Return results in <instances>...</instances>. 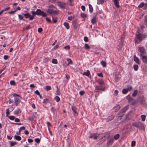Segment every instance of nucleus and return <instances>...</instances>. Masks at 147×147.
<instances>
[{
    "mask_svg": "<svg viewBox=\"0 0 147 147\" xmlns=\"http://www.w3.org/2000/svg\"><path fill=\"white\" fill-rule=\"evenodd\" d=\"M51 88L50 86H46L45 87V89L47 91H48L51 89Z\"/></svg>",
    "mask_w": 147,
    "mask_h": 147,
    "instance_id": "obj_38",
    "label": "nucleus"
},
{
    "mask_svg": "<svg viewBox=\"0 0 147 147\" xmlns=\"http://www.w3.org/2000/svg\"><path fill=\"white\" fill-rule=\"evenodd\" d=\"M14 138L16 140L20 141L21 140V138L18 135H15L14 136Z\"/></svg>",
    "mask_w": 147,
    "mask_h": 147,
    "instance_id": "obj_19",
    "label": "nucleus"
},
{
    "mask_svg": "<svg viewBox=\"0 0 147 147\" xmlns=\"http://www.w3.org/2000/svg\"><path fill=\"white\" fill-rule=\"evenodd\" d=\"M16 11L17 10H15L14 11H11L9 12H8V13L11 14H13L16 12Z\"/></svg>",
    "mask_w": 147,
    "mask_h": 147,
    "instance_id": "obj_57",
    "label": "nucleus"
},
{
    "mask_svg": "<svg viewBox=\"0 0 147 147\" xmlns=\"http://www.w3.org/2000/svg\"><path fill=\"white\" fill-rule=\"evenodd\" d=\"M120 108V106L119 105H117L114 107V109L115 110V111L116 112L118 111Z\"/></svg>",
    "mask_w": 147,
    "mask_h": 147,
    "instance_id": "obj_21",
    "label": "nucleus"
},
{
    "mask_svg": "<svg viewBox=\"0 0 147 147\" xmlns=\"http://www.w3.org/2000/svg\"><path fill=\"white\" fill-rule=\"evenodd\" d=\"M99 135V134H91L89 138H93L95 140H96Z\"/></svg>",
    "mask_w": 147,
    "mask_h": 147,
    "instance_id": "obj_9",
    "label": "nucleus"
},
{
    "mask_svg": "<svg viewBox=\"0 0 147 147\" xmlns=\"http://www.w3.org/2000/svg\"><path fill=\"white\" fill-rule=\"evenodd\" d=\"M10 83L11 85L15 86L16 85V83L14 81H11L10 82Z\"/></svg>",
    "mask_w": 147,
    "mask_h": 147,
    "instance_id": "obj_48",
    "label": "nucleus"
},
{
    "mask_svg": "<svg viewBox=\"0 0 147 147\" xmlns=\"http://www.w3.org/2000/svg\"><path fill=\"white\" fill-rule=\"evenodd\" d=\"M85 91L84 90H82L80 92L79 94L81 96L85 94Z\"/></svg>",
    "mask_w": 147,
    "mask_h": 147,
    "instance_id": "obj_51",
    "label": "nucleus"
},
{
    "mask_svg": "<svg viewBox=\"0 0 147 147\" xmlns=\"http://www.w3.org/2000/svg\"><path fill=\"white\" fill-rule=\"evenodd\" d=\"M37 15L38 16H42L43 17H46L47 14L42 11L40 9H37L36 10Z\"/></svg>",
    "mask_w": 147,
    "mask_h": 147,
    "instance_id": "obj_5",
    "label": "nucleus"
},
{
    "mask_svg": "<svg viewBox=\"0 0 147 147\" xmlns=\"http://www.w3.org/2000/svg\"><path fill=\"white\" fill-rule=\"evenodd\" d=\"M42 31V29L41 28H38V32L40 33Z\"/></svg>",
    "mask_w": 147,
    "mask_h": 147,
    "instance_id": "obj_62",
    "label": "nucleus"
},
{
    "mask_svg": "<svg viewBox=\"0 0 147 147\" xmlns=\"http://www.w3.org/2000/svg\"><path fill=\"white\" fill-rule=\"evenodd\" d=\"M84 40L85 42H87L88 41V38L87 36H85L84 37Z\"/></svg>",
    "mask_w": 147,
    "mask_h": 147,
    "instance_id": "obj_60",
    "label": "nucleus"
},
{
    "mask_svg": "<svg viewBox=\"0 0 147 147\" xmlns=\"http://www.w3.org/2000/svg\"><path fill=\"white\" fill-rule=\"evenodd\" d=\"M95 90H100L102 91H104L105 90V88H103L102 86H99L96 85L95 86Z\"/></svg>",
    "mask_w": 147,
    "mask_h": 147,
    "instance_id": "obj_11",
    "label": "nucleus"
},
{
    "mask_svg": "<svg viewBox=\"0 0 147 147\" xmlns=\"http://www.w3.org/2000/svg\"><path fill=\"white\" fill-rule=\"evenodd\" d=\"M46 20L47 22L49 23H51V20L48 18H46Z\"/></svg>",
    "mask_w": 147,
    "mask_h": 147,
    "instance_id": "obj_58",
    "label": "nucleus"
},
{
    "mask_svg": "<svg viewBox=\"0 0 147 147\" xmlns=\"http://www.w3.org/2000/svg\"><path fill=\"white\" fill-rule=\"evenodd\" d=\"M104 2V0H97V4L98 5L102 4Z\"/></svg>",
    "mask_w": 147,
    "mask_h": 147,
    "instance_id": "obj_35",
    "label": "nucleus"
},
{
    "mask_svg": "<svg viewBox=\"0 0 147 147\" xmlns=\"http://www.w3.org/2000/svg\"><path fill=\"white\" fill-rule=\"evenodd\" d=\"M57 5L61 9H64L65 8V4L63 2L58 1L57 2Z\"/></svg>",
    "mask_w": 147,
    "mask_h": 147,
    "instance_id": "obj_7",
    "label": "nucleus"
},
{
    "mask_svg": "<svg viewBox=\"0 0 147 147\" xmlns=\"http://www.w3.org/2000/svg\"><path fill=\"white\" fill-rule=\"evenodd\" d=\"M17 143L16 142H12L10 141V145L11 146H13L14 145L17 144Z\"/></svg>",
    "mask_w": 147,
    "mask_h": 147,
    "instance_id": "obj_31",
    "label": "nucleus"
},
{
    "mask_svg": "<svg viewBox=\"0 0 147 147\" xmlns=\"http://www.w3.org/2000/svg\"><path fill=\"white\" fill-rule=\"evenodd\" d=\"M134 69L135 71H137L138 69V66L137 65H134L133 66Z\"/></svg>",
    "mask_w": 147,
    "mask_h": 147,
    "instance_id": "obj_41",
    "label": "nucleus"
},
{
    "mask_svg": "<svg viewBox=\"0 0 147 147\" xmlns=\"http://www.w3.org/2000/svg\"><path fill=\"white\" fill-rule=\"evenodd\" d=\"M134 61L138 64H139V59L136 57L135 55L134 56Z\"/></svg>",
    "mask_w": 147,
    "mask_h": 147,
    "instance_id": "obj_22",
    "label": "nucleus"
},
{
    "mask_svg": "<svg viewBox=\"0 0 147 147\" xmlns=\"http://www.w3.org/2000/svg\"><path fill=\"white\" fill-rule=\"evenodd\" d=\"M67 61H68V63L67 64V65H68L70 64H72L73 63L72 60L70 59L67 58Z\"/></svg>",
    "mask_w": 147,
    "mask_h": 147,
    "instance_id": "obj_26",
    "label": "nucleus"
},
{
    "mask_svg": "<svg viewBox=\"0 0 147 147\" xmlns=\"http://www.w3.org/2000/svg\"><path fill=\"white\" fill-rule=\"evenodd\" d=\"M114 141V139L113 138H111L108 141L107 144L108 146H110L111 145Z\"/></svg>",
    "mask_w": 147,
    "mask_h": 147,
    "instance_id": "obj_13",
    "label": "nucleus"
},
{
    "mask_svg": "<svg viewBox=\"0 0 147 147\" xmlns=\"http://www.w3.org/2000/svg\"><path fill=\"white\" fill-rule=\"evenodd\" d=\"M32 14V15H31V16L30 17L29 20H32L34 19V17L37 15L36 12L35 11H32L31 12Z\"/></svg>",
    "mask_w": 147,
    "mask_h": 147,
    "instance_id": "obj_12",
    "label": "nucleus"
},
{
    "mask_svg": "<svg viewBox=\"0 0 147 147\" xmlns=\"http://www.w3.org/2000/svg\"><path fill=\"white\" fill-rule=\"evenodd\" d=\"M138 92V91L137 90H135L134 91V92L132 94V96L134 97L137 94Z\"/></svg>",
    "mask_w": 147,
    "mask_h": 147,
    "instance_id": "obj_32",
    "label": "nucleus"
},
{
    "mask_svg": "<svg viewBox=\"0 0 147 147\" xmlns=\"http://www.w3.org/2000/svg\"><path fill=\"white\" fill-rule=\"evenodd\" d=\"M35 141L37 143H38L40 142V140L38 138H36L35 139Z\"/></svg>",
    "mask_w": 147,
    "mask_h": 147,
    "instance_id": "obj_55",
    "label": "nucleus"
},
{
    "mask_svg": "<svg viewBox=\"0 0 147 147\" xmlns=\"http://www.w3.org/2000/svg\"><path fill=\"white\" fill-rule=\"evenodd\" d=\"M64 48L66 49L69 50L70 49V47L69 45H67V46H65L64 47Z\"/></svg>",
    "mask_w": 147,
    "mask_h": 147,
    "instance_id": "obj_64",
    "label": "nucleus"
},
{
    "mask_svg": "<svg viewBox=\"0 0 147 147\" xmlns=\"http://www.w3.org/2000/svg\"><path fill=\"white\" fill-rule=\"evenodd\" d=\"M21 102L19 98H14V103L16 106H18L19 103Z\"/></svg>",
    "mask_w": 147,
    "mask_h": 147,
    "instance_id": "obj_10",
    "label": "nucleus"
},
{
    "mask_svg": "<svg viewBox=\"0 0 147 147\" xmlns=\"http://www.w3.org/2000/svg\"><path fill=\"white\" fill-rule=\"evenodd\" d=\"M119 78L117 75H116L115 76V82H117L119 80Z\"/></svg>",
    "mask_w": 147,
    "mask_h": 147,
    "instance_id": "obj_33",
    "label": "nucleus"
},
{
    "mask_svg": "<svg viewBox=\"0 0 147 147\" xmlns=\"http://www.w3.org/2000/svg\"><path fill=\"white\" fill-rule=\"evenodd\" d=\"M55 99L57 102H59L60 100L59 97L57 96H56L55 97Z\"/></svg>",
    "mask_w": 147,
    "mask_h": 147,
    "instance_id": "obj_43",
    "label": "nucleus"
},
{
    "mask_svg": "<svg viewBox=\"0 0 147 147\" xmlns=\"http://www.w3.org/2000/svg\"><path fill=\"white\" fill-rule=\"evenodd\" d=\"M145 4H144V3H141L138 6V7L139 8H141Z\"/></svg>",
    "mask_w": 147,
    "mask_h": 147,
    "instance_id": "obj_45",
    "label": "nucleus"
},
{
    "mask_svg": "<svg viewBox=\"0 0 147 147\" xmlns=\"http://www.w3.org/2000/svg\"><path fill=\"white\" fill-rule=\"evenodd\" d=\"M128 91H131L132 89V87L131 86L128 87L127 88Z\"/></svg>",
    "mask_w": 147,
    "mask_h": 147,
    "instance_id": "obj_59",
    "label": "nucleus"
},
{
    "mask_svg": "<svg viewBox=\"0 0 147 147\" xmlns=\"http://www.w3.org/2000/svg\"><path fill=\"white\" fill-rule=\"evenodd\" d=\"M52 62L53 63L57 64V60L56 59H53L52 60Z\"/></svg>",
    "mask_w": 147,
    "mask_h": 147,
    "instance_id": "obj_36",
    "label": "nucleus"
},
{
    "mask_svg": "<svg viewBox=\"0 0 147 147\" xmlns=\"http://www.w3.org/2000/svg\"><path fill=\"white\" fill-rule=\"evenodd\" d=\"M55 9H48L47 11V12L49 13L51 16H52L54 14L57 15L58 14V12Z\"/></svg>",
    "mask_w": 147,
    "mask_h": 147,
    "instance_id": "obj_4",
    "label": "nucleus"
},
{
    "mask_svg": "<svg viewBox=\"0 0 147 147\" xmlns=\"http://www.w3.org/2000/svg\"><path fill=\"white\" fill-rule=\"evenodd\" d=\"M136 141H133L131 142V147H134L136 145Z\"/></svg>",
    "mask_w": 147,
    "mask_h": 147,
    "instance_id": "obj_47",
    "label": "nucleus"
},
{
    "mask_svg": "<svg viewBox=\"0 0 147 147\" xmlns=\"http://www.w3.org/2000/svg\"><path fill=\"white\" fill-rule=\"evenodd\" d=\"M48 102V100L47 98L44 99L43 103L45 104L47 103Z\"/></svg>",
    "mask_w": 147,
    "mask_h": 147,
    "instance_id": "obj_50",
    "label": "nucleus"
},
{
    "mask_svg": "<svg viewBox=\"0 0 147 147\" xmlns=\"http://www.w3.org/2000/svg\"><path fill=\"white\" fill-rule=\"evenodd\" d=\"M72 110L74 113V114L75 116H77L78 113L76 111V108L75 106H72L71 107Z\"/></svg>",
    "mask_w": 147,
    "mask_h": 147,
    "instance_id": "obj_15",
    "label": "nucleus"
},
{
    "mask_svg": "<svg viewBox=\"0 0 147 147\" xmlns=\"http://www.w3.org/2000/svg\"><path fill=\"white\" fill-rule=\"evenodd\" d=\"M114 118V116L113 115H111L108 117V118L107 119V121L109 122L113 119Z\"/></svg>",
    "mask_w": 147,
    "mask_h": 147,
    "instance_id": "obj_20",
    "label": "nucleus"
},
{
    "mask_svg": "<svg viewBox=\"0 0 147 147\" xmlns=\"http://www.w3.org/2000/svg\"><path fill=\"white\" fill-rule=\"evenodd\" d=\"M140 56L143 62L144 63H147V56L143 55Z\"/></svg>",
    "mask_w": 147,
    "mask_h": 147,
    "instance_id": "obj_14",
    "label": "nucleus"
},
{
    "mask_svg": "<svg viewBox=\"0 0 147 147\" xmlns=\"http://www.w3.org/2000/svg\"><path fill=\"white\" fill-rule=\"evenodd\" d=\"M81 16L82 17L84 18L86 17L87 16V14L83 13L81 14Z\"/></svg>",
    "mask_w": 147,
    "mask_h": 147,
    "instance_id": "obj_49",
    "label": "nucleus"
},
{
    "mask_svg": "<svg viewBox=\"0 0 147 147\" xmlns=\"http://www.w3.org/2000/svg\"><path fill=\"white\" fill-rule=\"evenodd\" d=\"M63 25L65 26L67 29H68L69 28V26L68 23L65 22L64 23Z\"/></svg>",
    "mask_w": 147,
    "mask_h": 147,
    "instance_id": "obj_27",
    "label": "nucleus"
},
{
    "mask_svg": "<svg viewBox=\"0 0 147 147\" xmlns=\"http://www.w3.org/2000/svg\"><path fill=\"white\" fill-rule=\"evenodd\" d=\"M142 120L143 121H144L145 120L146 116L145 115H142L141 116Z\"/></svg>",
    "mask_w": 147,
    "mask_h": 147,
    "instance_id": "obj_44",
    "label": "nucleus"
},
{
    "mask_svg": "<svg viewBox=\"0 0 147 147\" xmlns=\"http://www.w3.org/2000/svg\"><path fill=\"white\" fill-rule=\"evenodd\" d=\"M128 90H127V88L126 89H124L122 91V92L123 94H126L128 92Z\"/></svg>",
    "mask_w": 147,
    "mask_h": 147,
    "instance_id": "obj_42",
    "label": "nucleus"
},
{
    "mask_svg": "<svg viewBox=\"0 0 147 147\" xmlns=\"http://www.w3.org/2000/svg\"><path fill=\"white\" fill-rule=\"evenodd\" d=\"M24 16L26 19L29 18V19L30 17L31 16V15L29 13H27L24 14Z\"/></svg>",
    "mask_w": 147,
    "mask_h": 147,
    "instance_id": "obj_23",
    "label": "nucleus"
},
{
    "mask_svg": "<svg viewBox=\"0 0 147 147\" xmlns=\"http://www.w3.org/2000/svg\"><path fill=\"white\" fill-rule=\"evenodd\" d=\"M9 118L11 120H14L15 119V117L13 116H9Z\"/></svg>",
    "mask_w": 147,
    "mask_h": 147,
    "instance_id": "obj_52",
    "label": "nucleus"
},
{
    "mask_svg": "<svg viewBox=\"0 0 147 147\" xmlns=\"http://www.w3.org/2000/svg\"><path fill=\"white\" fill-rule=\"evenodd\" d=\"M144 18V22L146 26H147V16H146Z\"/></svg>",
    "mask_w": 147,
    "mask_h": 147,
    "instance_id": "obj_39",
    "label": "nucleus"
},
{
    "mask_svg": "<svg viewBox=\"0 0 147 147\" xmlns=\"http://www.w3.org/2000/svg\"><path fill=\"white\" fill-rule=\"evenodd\" d=\"M132 105H134L136 103V101L134 99H133V101L129 102Z\"/></svg>",
    "mask_w": 147,
    "mask_h": 147,
    "instance_id": "obj_46",
    "label": "nucleus"
},
{
    "mask_svg": "<svg viewBox=\"0 0 147 147\" xmlns=\"http://www.w3.org/2000/svg\"><path fill=\"white\" fill-rule=\"evenodd\" d=\"M97 21L96 17H93L91 19V22L92 24H94L96 23Z\"/></svg>",
    "mask_w": 147,
    "mask_h": 147,
    "instance_id": "obj_18",
    "label": "nucleus"
},
{
    "mask_svg": "<svg viewBox=\"0 0 147 147\" xmlns=\"http://www.w3.org/2000/svg\"><path fill=\"white\" fill-rule=\"evenodd\" d=\"M124 39V36H123V35L122 36L121 38L120 39V40H121V41L119 43V45H120V46L121 47H122L123 46V39Z\"/></svg>",
    "mask_w": 147,
    "mask_h": 147,
    "instance_id": "obj_16",
    "label": "nucleus"
},
{
    "mask_svg": "<svg viewBox=\"0 0 147 147\" xmlns=\"http://www.w3.org/2000/svg\"><path fill=\"white\" fill-rule=\"evenodd\" d=\"M139 51L141 53L140 56H142L143 55L146 53V51L145 50L144 48L143 47H140L139 49Z\"/></svg>",
    "mask_w": 147,
    "mask_h": 147,
    "instance_id": "obj_8",
    "label": "nucleus"
},
{
    "mask_svg": "<svg viewBox=\"0 0 147 147\" xmlns=\"http://www.w3.org/2000/svg\"><path fill=\"white\" fill-rule=\"evenodd\" d=\"M101 64L102 65L103 67H105L106 66L107 64L106 62L104 61H102L101 62Z\"/></svg>",
    "mask_w": 147,
    "mask_h": 147,
    "instance_id": "obj_30",
    "label": "nucleus"
},
{
    "mask_svg": "<svg viewBox=\"0 0 147 147\" xmlns=\"http://www.w3.org/2000/svg\"><path fill=\"white\" fill-rule=\"evenodd\" d=\"M6 116L8 117V115L10 114V113L9 112V109H7L6 110Z\"/></svg>",
    "mask_w": 147,
    "mask_h": 147,
    "instance_id": "obj_56",
    "label": "nucleus"
},
{
    "mask_svg": "<svg viewBox=\"0 0 147 147\" xmlns=\"http://www.w3.org/2000/svg\"><path fill=\"white\" fill-rule=\"evenodd\" d=\"M98 82L99 84L101 86L104 85V82L103 80H99L98 81Z\"/></svg>",
    "mask_w": 147,
    "mask_h": 147,
    "instance_id": "obj_29",
    "label": "nucleus"
},
{
    "mask_svg": "<svg viewBox=\"0 0 147 147\" xmlns=\"http://www.w3.org/2000/svg\"><path fill=\"white\" fill-rule=\"evenodd\" d=\"M83 75H86L87 76H89L90 74V73L88 70H87L86 72H84L83 74Z\"/></svg>",
    "mask_w": 147,
    "mask_h": 147,
    "instance_id": "obj_24",
    "label": "nucleus"
},
{
    "mask_svg": "<svg viewBox=\"0 0 147 147\" xmlns=\"http://www.w3.org/2000/svg\"><path fill=\"white\" fill-rule=\"evenodd\" d=\"M137 102L143 105H145L146 103V102L144 96L142 95L138 98Z\"/></svg>",
    "mask_w": 147,
    "mask_h": 147,
    "instance_id": "obj_2",
    "label": "nucleus"
},
{
    "mask_svg": "<svg viewBox=\"0 0 147 147\" xmlns=\"http://www.w3.org/2000/svg\"><path fill=\"white\" fill-rule=\"evenodd\" d=\"M84 47L85 49H89L90 48V47L86 43L84 45Z\"/></svg>",
    "mask_w": 147,
    "mask_h": 147,
    "instance_id": "obj_40",
    "label": "nucleus"
},
{
    "mask_svg": "<svg viewBox=\"0 0 147 147\" xmlns=\"http://www.w3.org/2000/svg\"><path fill=\"white\" fill-rule=\"evenodd\" d=\"M19 18L20 20H22L23 19V17L20 15H18Z\"/></svg>",
    "mask_w": 147,
    "mask_h": 147,
    "instance_id": "obj_61",
    "label": "nucleus"
},
{
    "mask_svg": "<svg viewBox=\"0 0 147 147\" xmlns=\"http://www.w3.org/2000/svg\"><path fill=\"white\" fill-rule=\"evenodd\" d=\"M126 98L128 100V101L129 102L131 101H133V99L130 97L129 95L127 96L126 97Z\"/></svg>",
    "mask_w": 147,
    "mask_h": 147,
    "instance_id": "obj_25",
    "label": "nucleus"
},
{
    "mask_svg": "<svg viewBox=\"0 0 147 147\" xmlns=\"http://www.w3.org/2000/svg\"><path fill=\"white\" fill-rule=\"evenodd\" d=\"M89 11L90 13H91L93 11V8L92 7V6L91 4H89Z\"/></svg>",
    "mask_w": 147,
    "mask_h": 147,
    "instance_id": "obj_28",
    "label": "nucleus"
},
{
    "mask_svg": "<svg viewBox=\"0 0 147 147\" xmlns=\"http://www.w3.org/2000/svg\"><path fill=\"white\" fill-rule=\"evenodd\" d=\"M13 96H14V97H15V98H17L16 97L17 96H19V97H20V95L18 94H16V93H14L13 94Z\"/></svg>",
    "mask_w": 147,
    "mask_h": 147,
    "instance_id": "obj_63",
    "label": "nucleus"
},
{
    "mask_svg": "<svg viewBox=\"0 0 147 147\" xmlns=\"http://www.w3.org/2000/svg\"><path fill=\"white\" fill-rule=\"evenodd\" d=\"M52 18L53 22L56 23L57 22V17L54 18L53 16H52Z\"/></svg>",
    "mask_w": 147,
    "mask_h": 147,
    "instance_id": "obj_34",
    "label": "nucleus"
},
{
    "mask_svg": "<svg viewBox=\"0 0 147 147\" xmlns=\"http://www.w3.org/2000/svg\"><path fill=\"white\" fill-rule=\"evenodd\" d=\"M127 109L128 107L126 106L120 111V112L118 113V115H119L118 117V119L120 120L121 119V117H122L124 115L123 113L127 110Z\"/></svg>",
    "mask_w": 147,
    "mask_h": 147,
    "instance_id": "obj_3",
    "label": "nucleus"
},
{
    "mask_svg": "<svg viewBox=\"0 0 147 147\" xmlns=\"http://www.w3.org/2000/svg\"><path fill=\"white\" fill-rule=\"evenodd\" d=\"M49 9H57V8L54 6L53 5H50L49 6Z\"/></svg>",
    "mask_w": 147,
    "mask_h": 147,
    "instance_id": "obj_53",
    "label": "nucleus"
},
{
    "mask_svg": "<svg viewBox=\"0 0 147 147\" xmlns=\"http://www.w3.org/2000/svg\"><path fill=\"white\" fill-rule=\"evenodd\" d=\"M115 6L117 8H119V1L118 0H113Z\"/></svg>",
    "mask_w": 147,
    "mask_h": 147,
    "instance_id": "obj_17",
    "label": "nucleus"
},
{
    "mask_svg": "<svg viewBox=\"0 0 147 147\" xmlns=\"http://www.w3.org/2000/svg\"><path fill=\"white\" fill-rule=\"evenodd\" d=\"M133 126L136 127L140 129H142L143 127L142 124L141 123L139 122L133 123Z\"/></svg>",
    "mask_w": 147,
    "mask_h": 147,
    "instance_id": "obj_6",
    "label": "nucleus"
},
{
    "mask_svg": "<svg viewBox=\"0 0 147 147\" xmlns=\"http://www.w3.org/2000/svg\"><path fill=\"white\" fill-rule=\"evenodd\" d=\"M137 32L138 34H136L135 40L136 43H138L144 39L146 37L147 35L145 34H142L139 33L138 31H137Z\"/></svg>",
    "mask_w": 147,
    "mask_h": 147,
    "instance_id": "obj_1",
    "label": "nucleus"
},
{
    "mask_svg": "<svg viewBox=\"0 0 147 147\" xmlns=\"http://www.w3.org/2000/svg\"><path fill=\"white\" fill-rule=\"evenodd\" d=\"M120 136L118 134H117L114 136V139L115 140H117L118 139L119 137Z\"/></svg>",
    "mask_w": 147,
    "mask_h": 147,
    "instance_id": "obj_37",
    "label": "nucleus"
},
{
    "mask_svg": "<svg viewBox=\"0 0 147 147\" xmlns=\"http://www.w3.org/2000/svg\"><path fill=\"white\" fill-rule=\"evenodd\" d=\"M34 116L31 117H29V120L30 121H32L34 119Z\"/></svg>",
    "mask_w": 147,
    "mask_h": 147,
    "instance_id": "obj_54",
    "label": "nucleus"
}]
</instances>
